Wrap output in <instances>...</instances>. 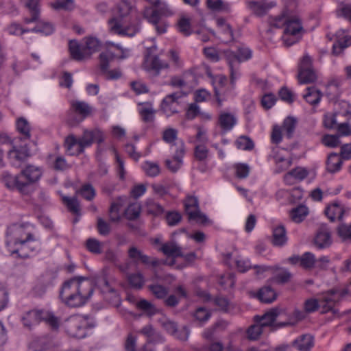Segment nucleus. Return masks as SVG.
<instances>
[{
    "instance_id": "1",
    "label": "nucleus",
    "mask_w": 351,
    "mask_h": 351,
    "mask_svg": "<svg viewBox=\"0 0 351 351\" xmlns=\"http://www.w3.org/2000/svg\"><path fill=\"white\" fill-rule=\"evenodd\" d=\"M93 293L92 282L87 278H73L66 281L60 291V298L68 306L79 307L85 304Z\"/></svg>"
},
{
    "instance_id": "2",
    "label": "nucleus",
    "mask_w": 351,
    "mask_h": 351,
    "mask_svg": "<svg viewBox=\"0 0 351 351\" xmlns=\"http://www.w3.org/2000/svg\"><path fill=\"white\" fill-rule=\"evenodd\" d=\"M173 10L165 2L156 0L152 6L145 8L143 11V17L147 22L153 25L158 34L167 32L168 24L163 17H168L173 14Z\"/></svg>"
},
{
    "instance_id": "3",
    "label": "nucleus",
    "mask_w": 351,
    "mask_h": 351,
    "mask_svg": "<svg viewBox=\"0 0 351 351\" xmlns=\"http://www.w3.org/2000/svg\"><path fill=\"white\" fill-rule=\"evenodd\" d=\"M104 141L103 132L98 128L84 130L81 137L77 138L74 135L68 136L64 146L69 155H79L84 149L90 146L94 142L101 143Z\"/></svg>"
},
{
    "instance_id": "4",
    "label": "nucleus",
    "mask_w": 351,
    "mask_h": 351,
    "mask_svg": "<svg viewBox=\"0 0 351 351\" xmlns=\"http://www.w3.org/2000/svg\"><path fill=\"white\" fill-rule=\"evenodd\" d=\"M130 5L127 1H121L114 10V16L108 21L109 28L112 33L121 36H133L138 31L137 27H128L124 24L123 18L130 12Z\"/></svg>"
},
{
    "instance_id": "5",
    "label": "nucleus",
    "mask_w": 351,
    "mask_h": 351,
    "mask_svg": "<svg viewBox=\"0 0 351 351\" xmlns=\"http://www.w3.org/2000/svg\"><path fill=\"white\" fill-rule=\"evenodd\" d=\"M110 45L114 46L120 50L121 54L120 56L114 53L110 49L102 52L99 55V69L101 73L105 76L107 80H117L122 75L121 71L119 69L108 70L109 63L115 58L124 59L128 57L127 53L128 50L123 49L119 45H114L110 43Z\"/></svg>"
},
{
    "instance_id": "6",
    "label": "nucleus",
    "mask_w": 351,
    "mask_h": 351,
    "mask_svg": "<svg viewBox=\"0 0 351 351\" xmlns=\"http://www.w3.org/2000/svg\"><path fill=\"white\" fill-rule=\"evenodd\" d=\"M87 321L80 315H73L62 323L64 332L71 337L82 339L86 336Z\"/></svg>"
},
{
    "instance_id": "7",
    "label": "nucleus",
    "mask_w": 351,
    "mask_h": 351,
    "mask_svg": "<svg viewBox=\"0 0 351 351\" xmlns=\"http://www.w3.org/2000/svg\"><path fill=\"white\" fill-rule=\"evenodd\" d=\"M71 111L75 113V115L70 114L67 119V123L69 125L73 127L90 115L92 107L84 101H73L71 103Z\"/></svg>"
},
{
    "instance_id": "8",
    "label": "nucleus",
    "mask_w": 351,
    "mask_h": 351,
    "mask_svg": "<svg viewBox=\"0 0 351 351\" xmlns=\"http://www.w3.org/2000/svg\"><path fill=\"white\" fill-rule=\"evenodd\" d=\"M184 206L189 220L195 221L200 224L208 223V217L199 210V202L196 197L188 195L184 200Z\"/></svg>"
},
{
    "instance_id": "9",
    "label": "nucleus",
    "mask_w": 351,
    "mask_h": 351,
    "mask_svg": "<svg viewBox=\"0 0 351 351\" xmlns=\"http://www.w3.org/2000/svg\"><path fill=\"white\" fill-rule=\"evenodd\" d=\"M298 78L300 84L313 83L317 79L313 69L312 58L308 54H305L300 60Z\"/></svg>"
},
{
    "instance_id": "10",
    "label": "nucleus",
    "mask_w": 351,
    "mask_h": 351,
    "mask_svg": "<svg viewBox=\"0 0 351 351\" xmlns=\"http://www.w3.org/2000/svg\"><path fill=\"white\" fill-rule=\"evenodd\" d=\"M20 174V180L22 183L25 184V194L30 192L32 184L38 182L42 176L43 171L40 167L34 165H27L21 171Z\"/></svg>"
},
{
    "instance_id": "11",
    "label": "nucleus",
    "mask_w": 351,
    "mask_h": 351,
    "mask_svg": "<svg viewBox=\"0 0 351 351\" xmlns=\"http://www.w3.org/2000/svg\"><path fill=\"white\" fill-rule=\"evenodd\" d=\"M128 257L136 265L142 263L147 266L151 265L156 267L158 266L160 263L157 258L150 257L145 254L141 250L135 246L130 247L128 250Z\"/></svg>"
},
{
    "instance_id": "12",
    "label": "nucleus",
    "mask_w": 351,
    "mask_h": 351,
    "mask_svg": "<svg viewBox=\"0 0 351 351\" xmlns=\"http://www.w3.org/2000/svg\"><path fill=\"white\" fill-rule=\"evenodd\" d=\"M348 295H351V282L343 289H334L330 290L328 294L325 298L324 308L326 310H333L335 304Z\"/></svg>"
},
{
    "instance_id": "13",
    "label": "nucleus",
    "mask_w": 351,
    "mask_h": 351,
    "mask_svg": "<svg viewBox=\"0 0 351 351\" xmlns=\"http://www.w3.org/2000/svg\"><path fill=\"white\" fill-rule=\"evenodd\" d=\"M286 316V313L284 310L280 308H273L269 311L265 313L263 316H256L255 322L260 324L262 327L265 328L267 326H273L275 328H278L276 324L278 317H282Z\"/></svg>"
},
{
    "instance_id": "14",
    "label": "nucleus",
    "mask_w": 351,
    "mask_h": 351,
    "mask_svg": "<svg viewBox=\"0 0 351 351\" xmlns=\"http://www.w3.org/2000/svg\"><path fill=\"white\" fill-rule=\"evenodd\" d=\"M143 66L147 71L157 76L159 75L160 70L167 69L169 64L167 62L161 60L157 56L149 55L145 58Z\"/></svg>"
},
{
    "instance_id": "15",
    "label": "nucleus",
    "mask_w": 351,
    "mask_h": 351,
    "mask_svg": "<svg viewBox=\"0 0 351 351\" xmlns=\"http://www.w3.org/2000/svg\"><path fill=\"white\" fill-rule=\"evenodd\" d=\"M96 285L100 289L106 300H108L110 302L118 300L119 295L117 291L110 285L104 276L96 280Z\"/></svg>"
},
{
    "instance_id": "16",
    "label": "nucleus",
    "mask_w": 351,
    "mask_h": 351,
    "mask_svg": "<svg viewBox=\"0 0 351 351\" xmlns=\"http://www.w3.org/2000/svg\"><path fill=\"white\" fill-rule=\"evenodd\" d=\"M348 212V208H346L343 205L337 202H333L325 210L326 215L331 221H334L335 219L341 221L343 215Z\"/></svg>"
},
{
    "instance_id": "17",
    "label": "nucleus",
    "mask_w": 351,
    "mask_h": 351,
    "mask_svg": "<svg viewBox=\"0 0 351 351\" xmlns=\"http://www.w3.org/2000/svg\"><path fill=\"white\" fill-rule=\"evenodd\" d=\"M42 313L43 310L37 309L25 312L21 317V321L24 327L31 330L34 326L42 322Z\"/></svg>"
},
{
    "instance_id": "18",
    "label": "nucleus",
    "mask_w": 351,
    "mask_h": 351,
    "mask_svg": "<svg viewBox=\"0 0 351 351\" xmlns=\"http://www.w3.org/2000/svg\"><path fill=\"white\" fill-rule=\"evenodd\" d=\"M69 49L71 58L76 61H83L90 58V53H88L84 47H81L77 40L69 41Z\"/></svg>"
},
{
    "instance_id": "19",
    "label": "nucleus",
    "mask_w": 351,
    "mask_h": 351,
    "mask_svg": "<svg viewBox=\"0 0 351 351\" xmlns=\"http://www.w3.org/2000/svg\"><path fill=\"white\" fill-rule=\"evenodd\" d=\"M185 149L184 143L181 141L178 145L176 153L172 160H167L166 165L172 172H176L180 169L182 164V158L184 155Z\"/></svg>"
},
{
    "instance_id": "20",
    "label": "nucleus",
    "mask_w": 351,
    "mask_h": 351,
    "mask_svg": "<svg viewBox=\"0 0 351 351\" xmlns=\"http://www.w3.org/2000/svg\"><path fill=\"white\" fill-rule=\"evenodd\" d=\"M331 243L330 230L326 226H321L315 238V245L318 248L322 249L330 246Z\"/></svg>"
},
{
    "instance_id": "21",
    "label": "nucleus",
    "mask_w": 351,
    "mask_h": 351,
    "mask_svg": "<svg viewBox=\"0 0 351 351\" xmlns=\"http://www.w3.org/2000/svg\"><path fill=\"white\" fill-rule=\"evenodd\" d=\"M28 149L26 147H16L13 146L8 152V158L13 165H19L28 157Z\"/></svg>"
},
{
    "instance_id": "22",
    "label": "nucleus",
    "mask_w": 351,
    "mask_h": 351,
    "mask_svg": "<svg viewBox=\"0 0 351 351\" xmlns=\"http://www.w3.org/2000/svg\"><path fill=\"white\" fill-rule=\"evenodd\" d=\"M344 32L340 30L337 32V41L333 44L332 46V53L335 56H339L341 54L343 51L351 45V36H345L341 37Z\"/></svg>"
},
{
    "instance_id": "23",
    "label": "nucleus",
    "mask_w": 351,
    "mask_h": 351,
    "mask_svg": "<svg viewBox=\"0 0 351 351\" xmlns=\"http://www.w3.org/2000/svg\"><path fill=\"white\" fill-rule=\"evenodd\" d=\"M218 123L223 132H228L236 125L237 118L234 114L222 112L219 116Z\"/></svg>"
},
{
    "instance_id": "24",
    "label": "nucleus",
    "mask_w": 351,
    "mask_h": 351,
    "mask_svg": "<svg viewBox=\"0 0 351 351\" xmlns=\"http://www.w3.org/2000/svg\"><path fill=\"white\" fill-rule=\"evenodd\" d=\"M248 8L256 16L265 15L267 11L275 5L274 3H267L263 1H247Z\"/></svg>"
},
{
    "instance_id": "25",
    "label": "nucleus",
    "mask_w": 351,
    "mask_h": 351,
    "mask_svg": "<svg viewBox=\"0 0 351 351\" xmlns=\"http://www.w3.org/2000/svg\"><path fill=\"white\" fill-rule=\"evenodd\" d=\"M313 340V337L311 335L304 334L295 339L293 345L300 351H309L314 345Z\"/></svg>"
},
{
    "instance_id": "26",
    "label": "nucleus",
    "mask_w": 351,
    "mask_h": 351,
    "mask_svg": "<svg viewBox=\"0 0 351 351\" xmlns=\"http://www.w3.org/2000/svg\"><path fill=\"white\" fill-rule=\"evenodd\" d=\"M252 57V51L247 47H239L237 49V54L234 53L232 51H228L226 53L227 60H232L234 63V61H237L238 62H241L243 61L247 60L250 59Z\"/></svg>"
},
{
    "instance_id": "27",
    "label": "nucleus",
    "mask_w": 351,
    "mask_h": 351,
    "mask_svg": "<svg viewBox=\"0 0 351 351\" xmlns=\"http://www.w3.org/2000/svg\"><path fill=\"white\" fill-rule=\"evenodd\" d=\"M159 250L169 257L178 258L183 256L182 248L174 241L163 243Z\"/></svg>"
},
{
    "instance_id": "28",
    "label": "nucleus",
    "mask_w": 351,
    "mask_h": 351,
    "mask_svg": "<svg viewBox=\"0 0 351 351\" xmlns=\"http://www.w3.org/2000/svg\"><path fill=\"white\" fill-rule=\"evenodd\" d=\"M42 322H45L51 330L58 332L62 323L60 318L55 315L53 312L43 310Z\"/></svg>"
},
{
    "instance_id": "29",
    "label": "nucleus",
    "mask_w": 351,
    "mask_h": 351,
    "mask_svg": "<svg viewBox=\"0 0 351 351\" xmlns=\"http://www.w3.org/2000/svg\"><path fill=\"white\" fill-rule=\"evenodd\" d=\"M3 182L5 185L10 189H17L21 193L25 194V184L22 183L20 180V174L13 176L10 174H5L3 176Z\"/></svg>"
},
{
    "instance_id": "30",
    "label": "nucleus",
    "mask_w": 351,
    "mask_h": 351,
    "mask_svg": "<svg viewBox=\"0 0 351 351\" xmlns=\"http://www.w3.org/2000/svg\"><path fill=\"white\" fill-rule=\"evenodd\" d=\"M328 294V292L326 293L319 301L316 299H308L305 301L304 304V308L307 313H310L315 311L319 307L322 308V313H326L330 311V310H326L324 308L325 304V298Z\"/></svg>"
},
{
    "instance_id": "31",
    "label": "nucleus",
    "mask_w": 351,
    "mask_h": 351,
    "mask_svg": "<svg viewBox=\"0 0 351 351\" xmlns=\"http://www.w3.org/2000/svg\"><path fill=\"white\" fill-rule=\"evenodd\" d=\"M287 241V237L285 228L282 225L276 226L273 230L272 243L275 246L281 247Z\"/></svg>"
},
{
    "instance_id": "32",
    "label": "nucleus",
    "mask_w": 351,
    "mask_h": 351,
    "mask_svg": "<svg viewBox=\"0 0 351 351\" xmlns=\"http://www.w3.org/2000/svg\"><path fill=\"white\" fill-rule=\"evenodd\" d=\"M181 97L182 93L180 92L167 95L162 102V109L163 111L166 113H168L169 111H171L172 113L176 112V110L173 109L172 106Z\"/></svg>"
},
{
    "instance_id": "33",
    "label": "nucleus",
    "mask_w": 351,
    "mask_h": 351,
    "mask_svg": "<svg viewBox=\"0 0 351 351\" xmlns=\"http://www.w3.org/2000/svg\"><path fill=\"white\" fill-rule=\"evenodd\" d=\"M342 163L341 158L337 154L332 153L328 157L326 163L327 171L334 173L340 170Z\"/></svg>"
},
{
    "instance_id": "34",
    "label": "nucleus",
    "mask_w": 351,
    "mask_h": 351,
    "mask_svg": "<svg viewBox=\"0 0 351 351\" xmlns=\"http://www.w3.org/2000/svg\"><path fill=\"white\" fill-rule=\"evenodd\" d=\"M258 298L264 303H271L277 297L275 291L269 286L261 288L257 295Z\"/></svg>"
},
{
    "instance_id": "35",
    "label": "nucleus",
    "mask_w": 351,
    "mask_h": 351,
    "mask_svg": "<svg viewBox=\"0 0 351 351\" xmlns=\"http://www.w3.org/2000/svg\"><path fill=\"white\" fill-rule=\"evenodd\" d=\"M285 32H288L293 36H298L302 30L300 21L298 18L294 17L287 20Z\"/></svg>"
},
{
    "instance_id": "36",
    "label": "nucleus",
    "mask_w": 351,
    "mask_h": 351,
    "mask_svg": "<svg viewBox=\"0 0 351 351\" xmlns=\"http://www.w3.org/2000/svg\"><path fill=\"white\" fill-rule=\"evenodd\" d=\"M307 313L298 309H295L293 313V318H288L284 322H278L277 327H285L287 326H293L299 321L304 319Z\"/></svg>"
},
{
    "instance_id": "37",
    "label": "nucleus",
    "mask_w": 351,
    "mask_h": 351,
    "mask_svg": "<svg viewBox=\"0 0 351 351\" xmlns=\"http://www.w3.org/2000/svg\"><path fill=\"white\" fill-rule=\"evenodd\" d=\"M306 90L304 95V99L311 105L319 104L322 96L321 92L314 86L307 88Z\"/></svg>"
},
{
    "instance_id": "38",
    "label": "nucleus",
    "mask_w": 351,
    "mask_h": 351,
    "mask_svg": "<svg viewBox=\"0 0 351 351\" xmlns=\"http://www.w3.org/2000/svg\"><path fill=\"white\" fill-rule=\"evenodd\" d=\"M33 240V236L32 234L29 233L25 239H16L14 241V244H20L21 247L19 249H16L12 252V254H17L19 257L23 258H27L29 257V254L25 252V250L27 248L26 243L29 241Z\"/></svg>"
},
{
    "instance_id": "39",
    "label": "nucleus",
    "mask_w": 351,
    "mask_h": 351,
    "mask_svg": "<svg viewBox=\"0 0 351 351\" xmlns=\"http://www.w3.org/2000/svg\"><path fill=\"white\" fill-rule=\"evenodd\" d=\"M155 112L156 110L149 104L142 105L141 108L139 109V114H141L142 120L145 123L154 121Z\"/></svg>"
},
{
    "instance_id": "40",
    "label": "nucleus",
    "mask_w": 351,
    "mask_h": 351,
    "mask_svg": "<svg viewBox=\"0 0 351 351\" xmlns=\"http://www.w3.org/2000/svg\"><path fill=\"white\" fill-rule=\"evenodd\" d=\"M308 213V208L306 206L300 205L291 210V218L293 221L300 223L305 219Z\"/></svg>"
},
{
    "instance_id": "41",
    "label": "nucleus",
    "mask_w": 351,
    "mask_h": 351,
    "mask_svg": "<svg viewBox=\"0 0 351 351\" xmlns=\"http://www.w3.org/2000/svg\"><path fill=\"white\" fill-rule=\"evenodd\" d=\"M51 7L54 10L72 11L75 8L74 0H55L51 3Z\"/></svg>"
},
{
    "instance_id": "42",
    "label": "nucleus",
    "mask_w": 351,
    "mask_h": 351,
    "mask_svg": "<svg viewBox=\"0 0 351 351\" xmlns=\"http://www.w3.org/2000/svg\"><path fill=\"white\" fill-rule=\"evenodd\" d=\"M207 8L213 11H228L229 4L223 0H206Z\"/></svg>"
},
{
    "instance_id": "43",
    "label": "nucleus",
    "mask_w": 351,
    "mask_h": 351,
    "mask_svg": "<svg viewBox=\"0 0 351 351\" xmlns=\"http://www.w3.org/2000/svg\"><path fill=\"white\" fill-rule=\"evenodd\" d=\"M84 48L90 56L95 52L97 51L101 47L100 41L95 37L90 36L84 38Z\"/></svg>"
},
{
    "instance_id": "44",
    "label": "nucleus",
    "mask_w": 351,
    "mask_h": 351,
    "mask_svg": "<svg viewBox=\"0 0 351 351\" xmlns=\"http://www.w3.org/2000/svg\"><path fill=\"white\" fill-rule=\"evenodd\" d=\"M53 31V25L44 21H38L36 25L33 29H30V32H39L45 35H49L52 34Z\"/></svg>"
},
{
    "instance_id": "45",
    "label": "nucleus",
    "mask_w": 351,
    "mask_h": 351,
    "mask_svg": "<svg viewBox=\"0 0 351 351\" xmlns=\"http://www.w3.org/2000/svg\"><path fill=\"white\" fill-rule=\"evenodd\" d=\"M86 247L91 253L99 254L102 252L104 243L96 239L89 238L86 241Z\"/></svg>"
},
{
    "instance_id": "46",
    "label": "nucleus",
    "mask_w": 351,
    "mask_h": 351,
    "mask_svg": "<svg viewBox=\"0 0 351 351\" xmlns=\"http://www.w3.org/2000/svg\"><path fill=\"white\" fill-rule=\"evenodd\" d=\"M128 281L131 287L136 289H141L145 284L144 276L141 272L129 275Z\"/></svg>"
},
{
    "instance_id": "47",
    "label": "nucleus",
    "mask_w": 351,
    "mask_h": 351,
    "mask_svg": "<svg viewBox=\"0 0 351 351\" xmlns=\"http://www.w3.org/2000/svg\"><path fill=\"white\" fill-rule=\"evenodd\" d=\"M141 213V206L138 203L130 204L125 210V216L129 220L137 219Z\"/></svg>"
},
{
    "instance_id": "48",
    "label": "nucleus",
    "mask_w": 351,
    "mask_h": 351,
    "mask_svg": "<svg viewBox=\"0 0 351 351\" xmlns=\"http://www.w3.org/2000/svg\"><path fill=\"white\" fill-rule=\"evenodd\" d=\"M178 28L183 35L189 36L192 32L190 19L182 16L178 21Z\"/></svg>"
},
{
    "instance_id": "49",
    "label": "nucleus",
    "mask_w": 351,
    "mask_h": 351,
    "mask_svg": "<svg viewBox=\"0 0 351 351\" xmlns=\"http://www.w3.org/2000/svg\"><path fill=\"white\" fill-rule=\"evenodd\" d=\"M49 346L47 339L45 337L36 338L30 344V348L33 351H45L49 348Z\"/></svg>"
},
{
    "instance_id": "50",
    "label": "nucleus",
    "mask_w": 351,
    "mask_h": 351,
    "mask_svg": "<svg viewBox=\"0 0 351 351\" xmlns=\"http://www.w3.org/2000/svg\"><path fill=\"white\" fill-rule=\"evenodd\" d=\"M296 126V120L293 117H287L283 122V131L285 132L287 138L292 137L295 128Z\"/></svg>"
},
{
    "instance_id": "51",
    "label": "nucleus",
    "mask_w": 351,
    "mask_h": 351,
    "mask_svg": "<svg viewBox=\"0 0 351 351\" xmlns=\"http://www.w3.org/2000/svg\"><path fill=\"white\" fill-rule=\"evenodd\" d=\"M209 150L204 144H196L194 149L195 158L199 161H204L208 156Z\"/></svg>"
},
{
    "instance_id": "52",
    "label": "nucleus",
    "mask_w": 351,
    "mask_h": 351,
    "mask_svg": "<svg viewBox=\"0 0 351 351\" xmlns=\"http://www.w3.org/2000/svg\"><path fill=\"white\" fill-rule=\"evenodd\" d=\"M148 287L152 293L158 299L165 298L168 293L167 289L158 284L150 285Z\"/></svg>"
},
{
    "instance_id": "53",
    "label": "nucleus",
    "mask_w": 351,
    "mask_h": 351,
    "mask_svg": "<svg viewBox=\"0 0 351 351\" xmlns=\"http://www.w3.org/2000/svg\"><path fill=\"white\" fill-rule=\"evenodd\" d=\"M316 263L315 256L311 252H305L301 256L300 266L304 269H309L314 267Z\"/></svg>"
},
{
    "instance_id": "54",
    "label": "nucleus",
    "mask_w": 351,
    "mask_h": 351,
    "mask_svg": "<svg viewBox=\"0 0 351 351\" xmlns=\"http://www.w3.org/2000/svg\"><path fill=\"white\" fill-rule=\"evenodd\" d=\"M263 327L256 322V324L252 325L247 330V338L250 340H257L263 332Z\"/></svg>"
},
{
    "instance_id": "55",
    "label": "nucleus",
    "mask_w": 351,
    "mask_h": 351,
    "mask_svg": "<svg viewBox=\"0 0 351 351\" xmlns=\"http://www.w3.org/2000/svg\"><path fill=\"white\" fill-rule=\"evenodd\" d=\"M78 193L88 201L93 199L96 195L95 190L90 184H84Z\"/></svg>"
},
{
    "instance_id": "56",
    "label": "nucleus",
    "mask_w": 351,
    "mask_h": 351,
    "mask_svg": "<svg viewBox=\"0 0 351 351\" xmlns=\"http://www.w3.org/2000/svg\"><path fill=\"white\" fill-rule=\"evenodd\" d=\"M146 208L149 213L154 215H160L165 211L164 208L160 204L152 199H149L147 201Z\"/></svg>"
},
{
    "instance_id": "57",
    "label": "nucleus",
    "mask_w": 351,
    "mask_h": 351,
    "mask_svg": "<svg viewBox=\"0 0 351 351\" xmlns=\"http://www.w3.org/2000/svg\"><path fill=\"white\" fill-rule=\"evenodd\" d=\"M62 199L69 211L77 215L80 213V204L77 197H64Z\"/></svg>"
},
{
    "instance_id": "58",
    "label": "nucleus",
    "mask_w": 351,
    "mask_h": 351,
    "mask_svg": "<svg viewBox=\"0 0 351 351\" xmlns=\"http://www.w3.org/2000/svg\"><path fill=\"white\" fill-rule=\"evenodd\" d=\"M237 147L243 150H252L254 144L253 141L246 136H241L236 141Z\"/></svg>"
},
{
    "instance_id": "59",
    "label": "nucleus",
    "mask_w": 351,
    "mask_h": 351,
    "mask_svg": "<svg viewBox=\"0 0 351 351\" xmlns=\"http://www.w3.org/2000/svg\"><path fill=\"white\" fill-rule=\"evenodd\" d=\"M143 169L146 174L151 177H155L160 173V167L156 162L146 161L143 165Z\"/></svg>"
},
{
    "instance_id": "60",
    "label": "nucleus",
    "mask_w": 351,
    "mask_h": 351,
    "mask_svg": "<svg viewBox=\"0 0 351 351\" xmlns=\"http://www.w3.org/2000/svg\"><path fill=\"white\" fill-rule=\"evenodd\" d=\"M18 131L24 136L25 138H30L29 125L27 121L23 118H20L16 123Z\"/></svg>"
},
{
    "instance_id": "61",
    "label": "nucleus",
    "mask_w": 351,
    "mask_h": 351,
    "mask_svg": "<svg viewBox=\"0 0 351 351\" xmlns=\"http://www.w3.org/2000/svg\"><path fill=\"white\" fill-rule=\"evenodd\" d=\"M194 317L199 322H207L211 316L210 312L204 307H199L194 313Z\"/></svg>"
},
{
    "instance_id": "62",
    "label": "nucleus",
    "mask_w": 351,
    "mask_h": 351,
    "mask_svg": "<svg viewBox=\"0 0 351 351\" xmlns=\"http://www.w3.org/2000/svg\"><path fill=\"white\" fill-rule=\"evenodd\" d=\"M337 234L342 240L351 241V224L349 226L345 223L340 224L337 228Z\"/></svg>"
},
{
    "instance_id": "63",
    "label": "nucleus",
    "mask_w": 351,
    "mask_h": 351,
    "mask_svg": "<svg viewBox=\"0 0 351 351\" xmlns=\"http://www.w3.org/2000/svg\"><path fill=\"white\" fill-rule=\"evenodd\" d=\"M159 322L162 327L170 335H173L176 332L177 324L174 322L166 318L162 317L159 319Z\"/></svg>"
},
{
    "instance_id": "64",
    "label": "nucleus",
    "mask_w": 351,
    "mask_h": 351,
    "mask_svg": "<svg viewBox=\"0 0 351 351\" xmlns=\"http://www.w3.org/2000/svg\"><path fill=\"white\" fill-rule=\"evenodd\" d=\"M292 277V274L287 269L280 271L276 274L274 279L279 284H285L288 282Z\"/></svg>"
}]
</instances>
